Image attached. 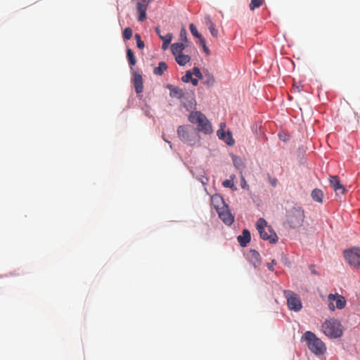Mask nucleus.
Masks as SVG:
<instances>
[{"label":"nucleus","instance_id":"obj_1","mask_svg":"<svg viewBox=\"0 0 360 360\" xmlns=\"http://www.w3.org/2000/svg\"><path fill=\"white\" fill-rule=\"evenodd\" d=\"M302 338L305 340L309 349L316 355L323 354L326 351V347L323 341L311 332L304 333Z\"/></svg>","mask_w":360,"mask_h":360},{"label":"nucleus","instance_id":"obj_2","mask_svg":"<svg viewBox=\"0 0 360 360\" xmlns=\"http://www.w3.org/2000/svg\"><path fill=\"white\" fill-rule=\"evenodd\" d=\"M177 134L181 141L189 146L195 145L200 139L195 129L189 125L179 126L177 129Z\"/></svg>","mask_w":360,"mask_h":360},{"label":"nucleus","instance_id":"obj_3","mask_svg":"<svg viewBox=\"0 0 360 360\" xmlns=\"http://www.w3.org/2000/svg\"><path fill=\"white\" fill-rule=\"evenodd\" d=\"M188 120L191 123L198 124L197 129L198 131H202L206 134H210L212 132V128L210 122L200 112H192L189 115Z\"/></svg>","mask_w":360,"mask_h":360},{"label":"nucleus","instance_id":"obj_4","mask_svg":"<svg viewBox=\"0 0 360 360\" xmlns=\"http://www.w3.org/2000/svg\"><path fill=\"white\" fill-rule=\"evenodd\" d=\"M256 227L263 240H269L271 243H275L278 241L276 233L271 226H267V223L264 219L260 218L257 220Z\"/></svg>","mask_w":360,"mask_h":360},{"label":"nucleus","instance_id":"obj_5","mask_svg":"<svg viewBox=\"0 0 360 360\" xmlns=\"http://www.w3.org/2000/svg\"><path fill=\"white\" fill-rule=\"evenodd\" d=\"M322 331L326 335L331 338H339L342 334L341 324L335 319L326 320L322 324Z\"/></svg>","mask_w":360,"mask_h":360},{"label":"nucleus","instance_id":"obj_6","mask_svg":"<svg viewBox=\"0 0 360 360\" xmlns=\"http://www.w3.org/2000/svg\"><path fill=\"white\" fill-rule=\"evenodd\" d=\"M286 218L290 228H298L302 226L304 219V210L301 207H292L287 212Z\"/></svg>","mask_w":360,"mask_h":360},{"label":"nucleus","instance_id":"obj_7","mask_svg":"<svg viewBox=\"0 0 360 360\" xmlns=\"http://www.w3.org/2000/svg\"><path fill=\"white\" fill-rule=\"evenodd\" d=\"M283 294L287 299L288 307L290 310L299 311L302 309V304L298 295L291 290H284Z\"/></svg>","mask_w":360,"mask_h":360},{"label":"nucleus","instance_id":"obj_8","mask_svg":"<svg viewBox=\"0 0 360 360\" xmlns=\"http://www.w3.org/2000/svg\"><path fill=\"white\" fill-rule=\"evenodd\" d=\"M345 259L348 264L354 267L360 269V249L354 248L344 252Z\"/></svg>","mask_w":360,"mask_h":360},{"label":"nucleus","instance_id":"obj_9","mask_svg":"<svg viewBox=\"0 0 360 360\" xmlns=\"http://www.w3.org/2000/svg\"><path fill=\"white\" fill-rule=\"evenodd\" d=\"M328 308L331 311H334L335 308L338 309H342L345 307L346 300L345 298L336 293V294H329L328 296Z\"/></svg>","mask_w":360,"mask_h":360},{"label":"nucleus","instance_id":"obj_10","mask_svg":"<svg viewBox=\"0 0 360 360\" xmlns=\"http://www.w3.org/2000/svg\"><path fill=\"white\" fill-rule=\"evenodd\" d=\"M136 4V10L139 13L137 20L143 21L146 18V11L150 0H132Z\"/></svg>","mask_w":360,"mask_h":360},{"label":"nucleus","instance_id":"obj_11","mask_svg":"<svg viewBox=\"0 0 360 360\" xmlns=\"http://www.w3.org/2000/svg\"><path fill=\"white\" fill-rule=\"evenodd\" d=\"M219 127V129L217 131V134L219 139L221 140H224L228 146H231L234 145L235 141L232 137L231 133L230 131H228L227 134H226V123L221 122Z\"/></svg>","mask_w":360,"mask_h":360},{"label":"nucleus","instance_id":"obj_12","mask_svg":"<svg viewBox=\"0 0 360 360\" xmlns=\"http://www.w3.org/2000/svg\"><path fill=\"white\" fill-rule=\"evenodd\" d=\"M217 212L219 218L227 225H231L234 221V217L229 212L227 205L217 207Z\"/></svg>","mask_w":360,"mask_h":360},{"label":"nucleus","instance_id":"obj_13","mask_svg":"<svg viewBox=\"0 0 360 360\" xmlns=\"http://www.w3.org/2000/svg\"><path fill=\"white\" fill-rule=\"evenodd\" d=\"M330 184L335 191L336 194H344L345 188L340 183L338 176H330L329 179Z\"/></svg>","mask_w":360,"mask_h":360},{"label":"nucleus","instance_id":"obj_14","mask_svg":"<svg viewBox=\"0 0 360 360\" xmlns=\"http://www.w3.org/2000/svg\"><path fill=\"white\" fill-rule=\"evenodd\" d=\"M247 259L254 266L255 268L259 267L262 264L260 255L255 250H250L248 252Z\"/></svg>","mask_w":360,"mask_h":360},{"label":"nucleus","instance_id":"obj_15","mask_svg":"<svg viewBox=\"0 0 360 360\" xmlns=\"http://www.w3.org/2000/svg\"><path fill=\"white\" fill-rule=\"evenodd\" d=\"M133 84L135 89V91L137 94H140L143 91V78L141 75L135 72L133 77Z\"/></svg>","mask_w":360,"mask_h":360},{"label":"nucleus","instance_id":"obj_16","mask_svg":"<svg viewBox=\"0 0 360 360\" xmlns=\"http://www.w3.org/2000/svg\"><path fill=\"white\" fill-rule=\"evenodd\" d=\"M251 236L250 233L248 229H244L242 234L238 236L237 240L242 247H245L247 244L250 241Z\"/></svg>","mask_w":360,"mask_h":360},{"label":"nucleus","instance_id":"obj_17","mask_svg":"<svg viewBox=\"0 0 360 360\" xmlns=\"http://www.w3.org/2000/svg\"><path fill=\"white\" fill-rule=\"evenodd\" d=\"M155 32L158 34V35L160 37V38L163 41L162 49L163 50L167 49L169 44L172 41V34L171 33H167L166 35H165L164 37H162V35L160 34V30L158 27L155 28Z\"/></svg>","mask_w":360,"mask_h":360},{"label":"nucleus","instance_id":"obj_18","mask_svg":"<svg viewBox=\"0 0 360 360\" xmlns=\"http://www.w3.org/2000/svg\"><path fill=\"white\" fill-rule=\"evenodd\" d=\"M204 22H205V25L207 27V28L209 29L212 36L215 38L217 37L218 31L216 29L214 22L212 21V20L209 15H206L205 17Z\"/></svg>","mask_w":360,"mask_h":360},{"label":"nucleus","instance_id":"obj_19","mask_svg":"<svg viewBox=\"0 0 360 360\" xmlns=\"http://www.w3.org/2000/svg\"><path fill=\"white\" fill-rule=\"evenodd\" d=\"M167 87L170 91L169 95L171 97L180 99L184 96V91L181 89L171 84H168Z\"/></svg>","mask_w":360,"mask_h":360},{"label":"nucleus","instance_id":"obj_20","mask_svg":"<svg viewBox=\"0 0 360 360\" xmlns=\"http://www.w3.org/2000/svg\"><path fill=\"white\" fill-rule=\"evenodd\" d=\"M211 204L214 206L215 210H217V207H221V206H225V203L223 200V198L219 195H212L211 198Z\"/></svg>","mask_w":360,"mask_h":360},{"label":"nucleus","instance_id":"obj_21","mask_svg":"<svg viewBox=\"0 0 360 360\" xmlns=\"http://www.w3.org/2000/svg\"><path fill=\"white\" fill-rule=\"evenodd\" d=\"M184 49L185 45L183 43H175L171 46V51L174 56L182 53Z\"/></svg>","mask_w":360,"mask_h":360},{"label":"nucleus","instance_id":"obj_22","mask_svg":"<svg viewBox=\"0 0 360 360\" xmlns=\"http://www.w3.org/2000/svg\"><path fill=\"white\" fill-rule=\"evenodd\" d=\"M202 83L207 86H212L215 83V79L212 74L206 73L202 77Z\"/></svg>","mask_w":360,"mask_h":360},{"label":"nucleus","instance_id":"obj_23","mask_svg":"<svg viewBox=\"0 0 360 360\" xmlns=\"http://www.w3.org/2000/svg\"><path fill=\"white\" fill-rule=\"evenodd\" d=\"M311 195L314 201L319 203L323 202V193L321 190L318 188L314 189Z\"/></svg>","mask_w":360,"mask_h":360},{"label":"nucleus","instance_id":"obj_24","mask_svg":"<svg viewBox=\"0 0 360 360\" xmlns=\"http://www.w3.org/2000/svg\"><path fill=\"white\" fill-rule=\"evenodd\" d=\"M175 59L179 65H185L191 60V57L188 55L182 53L175 56Z\"/></svg>","mask_w":360,"mask_h":360},{"label":"nucleus","instance_id":"obj_25","mask_svg":"<svg viewBox=\"0 0 360 360\" xmlns=\"http://www.w3.org/2000/svg\"><path fill=\"white\" fill-rule=\"evenodd\" d=\"M167 70V65L164 61H161L158 63V66L154 68L153 73L156 75H162Z\"/></svg>","mask_w":360,"mask_h":360},{"label":"nucleus","instance_id":"obj_26","mask_svg":"<svg viewBox=\"0 0 360 360\" xmlns=\"http://www.w3.org/2000/svg\"><path fill=\"white\" fill-rule=\"evenodd\" d=\"M127 57L129 65L131 66L135 65V64L136 63V60L135 56L131 49H127Z\"/></svg>","mask_w":360,"mask_h":360},{"label":"nucleus","instance_id":"obj_27","mask_svg":"<svg viewBox=\"0 0 360 360\" xmlns=\"http://www.w3.org/2000/svg\"><path fill=\"white\" fill-rule=\"evenodd\" d=\"M263 0H251L250 4V9L254 11L255 8L260 7L263 4Z\"/></svg>","mask_w":360,"mask_h":360},{"label":"nucleus","instance_id":"obj_28","mask_svg":"<svg viewBox=\"0 0 360 360\" xmlns=\"http://www.w3.org/2000/svg\"><path fill=\"white\" fill-rule=\"evenodd\" d=\"M132 30L131 27H126L123 32V38L125 40H129L132 37Z\"/></svg>","mask_w":360,"mask_h":360},{"label":"nucleus","instance_id":"obj_29","mask_svg":"<svg viewBox=\"0 0 360 360\" xmlns=\"http://www.w3.org/2000/svg\"><path fill=\"white\" fill-rule=\"evenodd\" d=\"M134 39L136 41L137 47L139 49H143L144 48L145 44L144 42L141 40V36L139 34H136L134 35Z\"/></svg>","mask_w":360,"mask_h":360},{"label":"nucleus","instance_id":"obj_30","mask_svg":"<svg viewBox=\"0 0 360 360\" xmlns=\"http://www.w3.org/2000/svg\"><path fill=\"white\" fill-rule=\"evenodd\" d=\"M233 162L234 166L238 169H241L243 166V162L239 157H236V156L233 157Z\"/></svg>","mask_w":360,"mask_h":360},{"label":"nucleus","instance_id":"obj_31","mask_svg":"<svg viewBox=\"0 0 360 360\" xmlns=\"http://www.w3.org/2000/svg\"><path fill=\"white\" fill-rule=\"evenodd\" d=\"M189 29H190L191 34L194 37H195L196 38L200 37L201 34L198 32V30H197L196 27L194 25V24H193V23L190 24Z\"/></svg>","mask_w":360,"mask_h":360},{"label":"nucleus","instance_id":"obj_32","mask_svg":"<svg viewBox=\"0 0 360 360\" xmlns=\"http://www.w3.org/2000/svg\"><path fill=\"white\" fill-rule=\"evenodd\" d=\"M222 184L226 188H231L234 190L236 189V188L234 187V184L232 179H226L223 181Z\"/></svg>","mask_w":360,"mask_h":360},{"label":"nucleus","instance_id":"obj_33","mask_svg":"<svg viewBox=\"0 0 360 360\" xmlns=\"http://www.w3.org/2000/svg\"><path fill=\"white\" fill-rule=\"evenodd\" d=\"M191 72L186 71L185 75L182 77L181 79L184 82H189L193 78Z\"/></svg>","mask_w":360,"mask_h":360},{"label":"nucleus","instance_id":"obj_34","mask_svg":"<svg viewBox=\"0 0 360 360\" xmlns=\"http://www.w3.org/2000/svg\"><path fill=\"white\" fill-rule=\"evenodd\" d=\"M192 75H194L195 77H198L199 79H202L203 75L201 73L200 70L198 68L195 67L193 68V72H191Z\"/></svg>","mask_w":360,"mask_h":360},{"label":"nucleus","instance_id":"obj_35","mask_svg":"<svg viewBox=\"0 0 360 360\" xmlns=\"http://www.w3.org/2000/svg\"><path fill=\"white\" fill-rule=\"evenodd\" d=\"M186 30L184 28H182L180 31L179 37L181 39L184 41H187V37H186Z\"/></svg>","mask_w":360,"mask_h":360},{"label":"nucleus","instance_id":"obj_36","mask_svg":"<svg viewBox=\"0 0 360 360\" xmlns=\"http://www.w3.org/2000/svg\"><path fill=\"white\" fill-rule=\"evenodd\" d=\"M276 262L274 259H273L271 262H269V263L267 264V267H268V269H269L270 271H273L274 270V265H276Z\"/></svg>","mask_w":360,"mask_h":360},{"label":"nucleus","instance_id":"obj_37","mask_svg":"<svg viewBox=\"0 0 360 360\" xmlns=\"http://www.w3.org/2000/svg\"><path fill=\"white\" fill-rule=\"evenodd\" d=\"M240 181H241L240 185H241V187H242L243 188H246V187H248V184H247V182H246V181H245V178H244L243 176H241Z\"/></svg>","mask_w":360,"mask_h":360},{"label":"nucleus","instance_id":"obj_38","mask_svg":"<svg viewBox=\"0 0 360 360\" xmlns=\"http://www.w3.org/2000/svg\"><path fill=\"white\" fill-rule=\"evenodd\" d=\"M200 181L203 185H206L207 184L208 179L205 176H202V178L200 179Z\"/></svg>","mask_w":360,"mask_h":360},{"label":"nucleus","instance_id":"obj_39","mask_svg":"<svg viewBox=\"0 0 360 360\" xmlns=\"http://www.w3.org/2000/svg\"><path fill=\"white\" fill-rule=\"evenodd\" d=\"M199 39L200 44L202 45V46H204V45H206L205 40L204 38L202 37V35H200V37H198Z\"/></svg>","mask_w":360,"mask_h":360},{"label":"nucleus","instance_id":"obj_40","mask_svg":"<svg viewBox=\"0 0 360 360\" xmlns=\"http://www.w3.org/2000/svg\"><path fill=\"white\" fill-rule=\"evenodd\" d=\"M270 183H271V184L273 186H274V187H275V186H276V185H277V179H275V178H274V179H271V180H270Z\"/></svg>","mask_w":360,"mask_h":360},{"label":"nucleus","instance_id":"obj_41","mask_svg":"<svg viewBox=\"0 0 360 360\" xmlns=\"http://www.w3.org/2000/svg\"><path fill=\"white\" fill-rule=\"evenodd\" d=\"M193 86H197L198 84V81L197 79L192 78V79L190 81Z\"/></svg>","mask_w":360,"mask_h":360},{"label":"nucleus","instance_id":"obj_42","mask_svg":"<svg viewBox=\"0 0 360 360\" xmlns=\"http://www.w3.org/2000/svg\"><path fill=\"white\" fill-rule=\"evenodd\" d=\"M202 48H203V50H204V51L205 52V53H206L207 55H209V54H210V50H209V49L207 48V46L206 45H204V46H202Z\"/></svg>","mask_w":360,"mask_h":360},{"label":"nucleus","instance_id":"obj_43","mask_svg":"<svg viewBox=\"0 0 360 360\" xmlns=\"http://www.w3.org/2000/svg\"><path fill=\"white\" fill-rule=\"evenodd\" d=\"M167 142L169 143V144L170 147L172 148L171 142H169V141H167Z\"/></svg>","mask_w":360,"mask_h":360}]
</instances>
